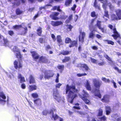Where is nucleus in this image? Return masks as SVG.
Masks as SVG:
<instances>
[{"mask_svg":"<svg viewBox=\"0 0 121 121\" xmlns=\"http://www.w3.org/2000/svg\"><path fill=\"white\" fill-rule=\"evenodd\" d=\"M104 56L108 60L110 61V63H113V61L111 60V58L108 56V55L105 54L104 55Z\"/></svg>","mask_w":121,"mask_h":121,"instance_id":"obj_35","label":"nucleus"},{"mask_svg":"<svg viewBox=\"0 0 121 121\" xmlns=\"http://www.w3.org/2000/svg\"><path fill=\"white\" fill-rule=\"evenodd\" d=\"M91 16L92 17H94L96 16L95 13L94 11L92 12L91 13Z\"/></svg>","mask_w":121,"mask_h":121,"instance_id":"obj_61","label":"nucleus"},{"mask_svg":"<svg viewBox=\"0 0 121 121\" xmlns=\"http://www.w3.org/2000/svg\"><path fill=\"white\" fill-rule=\"evenodd\" d=\"M89 83V82L88 81H87L85 85L86 87L87 90L91 91V88Z\"/></svg>","mask_w":121,"mask_h":121,"instance_id":"obj_29","label":"nucleus"},{"mask_svg":"<svg viewBox=\"0 0 121 121\" xmlns=\"http://www.w3.org/2000/svg\"><path fill=\"white\" fill-rule=\"evenodd\" d=\"M94 95L95 96H98L99 98H101V95L98 89H96L94 91Z\"/></svg>","mask_w":121,"mask_h":121,"instance_id":"obj_19","label":"nucleus"},{"mask_svg":"<svg viewBox=\"0 0 121 121\" xmlns=\"http://www.w3.org/2000/svg\"><path fill=\"white\" fill-rule=\"evenodd\" d=\"M108 44H111L112 45H113L114 44V43L112 41L109 40H106Z\"/></svg>","mask_w":121,"mask_h":121,"instance_id":"obj_55","label":"nucleus"},{"mask_svg":"<svg viewBox=\"0 0 121 121\" xmlns=\"http://www.w3.org/2000/svg\"><path fill=\"white\" fill-rule=\"evenodd\" d=\"M93 81L94 86L96 88H99L100 87V83L99 81L95 79H93Z\"/></svg>","mask_w":121,"mask_h":121,"instance_id":"obj_16","label":"nucleus"},{"mask_svg":"<svg viewBox=\"0 0 121 121\" xmlns=\"http://www.w3.org/2000/svg\"><path fill=\"white\" fill-rule=\"evenodd\" d=\"M66 90V94H67L68 92V100L72 104L74 99L76 96V92L77 90L75 89L74 86H69L68 85H67Z\"/></svg>","mask_w":121,"mask_h":121,"instance_id":"obj_1","label":"nucleus"},{"mask_svg":"<svg viewBox=\"0 0 121 121\" xmlns=\"http://www.w3.org/2000/svg\"><path fill=\"white\" fill-rule=\"evenodd\" d=\"M31 96L32 97L35 98H38L39 95L38 94L36 93H34L31 94Z\"/></svg>","mask_w":121,"mask_h":121,"instance_id":"obj_36","label":"nucleus"},{"mask_svg":"<svg viewBox=\"0 0 121 121\" xmlns=\"http://www.w3.org/2000/svg\"><path fill=\"white\" fill-rule=\"evenodd\" d=\"M87 74L86 73H78L77 74V76L79 77H80L82 76H86V75Z\"/></svg>","mask_w":121,"mask_h":121,"instance_id":"obj_53","label":"nucleus"},{"mask_svg":"<svg viewBox=\"0 0 121 121\" xmlns=\"http://www.w3.org/2000/svg\"><path fill=\"white\" fill-rule=\"evenodd\" d=\"M51 37L54 41H55L56 40V39L55 38V36L54 34H52L51 35Z\"/></svg>","mask_w":121,"mask_h":121,"instance_id":"obj_60","label":"nucleus"},{"mask_svg":"<svg viewBox=\"0 0 121 121\" xmlns=\"http://www.w3.org/2000/svg\"><path fill=\"white\" fill-rule=\"evenodd\" d=\"M31 53L34 59L36 61L37 59H39V56L35 51L31 52Z\"/></svg>","mask_w":121,"mask_h":121,"instance_id":"obj_9","label":"nucleus"},{"mask_svg":"<svg viewBox=\"0 0 121 121\" xmlns=\"http://www.w3.org/2000/svg\"><path fill=\"white\" fill-rule=\"evenodd\" d=\"M44 78H49L50 77H52L54 74L53 72L52 71H48L45 72Z\"/></svg>","mask_w":121,"mask_h":121,"instance_id":"obj_7","label":"nucleus"},{"mask_svg":"<svg viewBox=\"0 0 121 121\" xmlns=\"http://www.w3.org/2000/svg\"><path fill=\"white\" fill-rule=\"evenodd\" d=\"M81 67L84 68L86 71L88 70L89 69L87 65L85 64H82L81 65Z\"/></svg>","mask_w":121,"mask_h":121,"instance_id":"obj_31","label":"nucleus"},{"mask_svg":"<svg viewBox=\"0 0 121 121\" xmlns=\"http://www.w3.org/2000/svg\"><path fill=\"white\" fill-rule=\"evenodd\" d=\"M63 23L61 21H52L51 22V24L54 26H56L62 24Z\"/></svg>","mask_w":121,"mask_h":121,"instance_id":"obj_12","label":"nucleus"},{"mask_svg":"<svg viewBox=\"0 0 121 121\" xmlns=\"http://www.w3.org/2000/svg\"><path fill=\"white\" fill-rule=\"evenodd\" d=\"M75 106H74L73 108L75 109H80V107L79 106V104L78 103H77L75 104Z\"/></svg>","mask_w":121,"mask_h":121,"instance_id":"obj_38","label":"nucleus"},{"mask_svg":"<svg viewBox=\"0 0 121 121\" xmlns=\"http://www.w3.org/2000/svg\"><path fill=\"white\" fill-rule=\"evenodd\" d=\"M104 16H103V17L104 18H105V21H107V19L105 18L104 17L105 16L107 18H109V15L108 14V11L106 10H104Z\"/></svg>","mask_w":121,"mask_h":121,"instance_id":"obj_30","label":"nucleus"},{"mask_svg":"<svg viewBox=\"0 0 121 121\" xmlns=\"http://www.w3.org/2000/svg\"><path fill=\"white\" fill-rule=\"evenodd\" d=\"M16 49L15 51H13L14 53H16L15 55L18 58H20L21 57V55L20 50L18 48Z\"/></svg>","mask_w":121,"mask_h":121,"instance_id":"obj_17","label":"nucleus"},{"mask_svg":"<svg viewBox=\"0 0 121 121\" xmlns=\"http://www.w3.org/2000/svg\"><path fill=\"white\" fill-rule=\"evenodd\" d=\"M114 69H115L117 70L118 72L119 73H121V69L119 70L118 68L117 67H114Z\"/></svg>","mask_w":121,"mask_h":121,"instance_id":"obj_59","label":"nucleus"},{"mask_svg":"<svg viewBox=\"0 0 121 121\" xmlns=\"http://www.w3.org/2000/svg\"><path fill=\"white\" fill-rule=\"evenodd\" d=\"M58 68L59 69L63 70L64 68V66L63 65H59L58 66Z\"/></svg>","mask_w":121,"mask_h":121,"instance_id":"obj_52","label":"nucleus"},{"mask_svg":"<svg viewBox=\"0 0 121 121\" xmlns=\"http://www.w3.org/2000/svg\"><path fill=\"white\" fill-rule=\"evenodd\" d=\"M53 98L58 102H63V98H61L59 94L58 90L56 89L54 90L53 94Z\"/></svg>","mask_w":121,"mask_h":121,"instance_id":"obj_2","label":"nucleus"},{"mask_svg":"<svg viewBox=\"0 0 121 121\" xmlns=\"http://www.w3.org/2000/svg\"><path fill=\"white\" fill-rule=\"evenodd\" d=\"M107 2L108 1L107 0H104L103 1L101 2V3L103 4L102 5L103 8L104 9V10H106Z\"/></svg>","mask_w":121,"mask_h":121,"instance_id":"obj_24","label":"nucleus"},{"mask_svg":"<svg viewBox=\"0 0 121 121\" xmlns=\"http://www.w3.org/2000/svg\"><path fill=\"white\" fill-rule=\"evenodd\" d=\"M70 59V58L69 57H65V59L62 60L63 62H65L68 61Z\"/></svg>","mask_w":121,"mask_h":121,"instance_id":"obj_47","label":"nucleus"},{"mask_svg":"<svg viewBox=\"0 0 121 121\" xmlns=\"http://www.w3.org/2000/svg\"><path fill=\"white\" fill-rule=\"evenodd\" d=\"M113 118L112 119L114 121H121V117H120L118 114H114L112 116Z\"/></svg>","mask_w":121,"mask_h":121,"instance_id":"obj_10","label":"nucleus"},{"mask_svg":"<svg viewBox=\"0 0 121 121\" xmlns=\"http://www.w3.org/2000/svg\"><path fill=\"white\" fill-rule=\"evenodd\" d=\"M83 92L82 95H79V96L86 103L88 104L90 101L88 99L87 97L89 96V95L84 90L83 91Z\"/></svg>","mask_w":121,"mask_h":121,"instance_id":"obj_3","label":"nucleus"},{"mask_svg":"<svg viewBox=\"0 0 121 121\" xmlns=\"http://www.w3.org/2000/svg\"><path fill=\"white\" fill-rule=\"evenodd\" d=\"M94 19H92V20L91 21V23L89 26V29L90 30H91V27H92V24L94 22Z\"/></svg>","mask_w":121,"mask_h":121,"instance_id":"obj_57","label":"nucleus"},{"mask_svg":"<svg viewBox=\"0 0 121 121\" xmlns=\"http://www.w3.org/2000/svg\"><path fill=\"white\" fill-rule=\"evenodd\" d=\"M22 27V25H16L13 26V28L15 30L18 29Z\"/></svg>","mask_w":121,"mask_h":121,"instance_id":"obj_40","label":"nucleus"},{"mask_svg":"<svg viewBox=\"0 0 121 121\" xmlns=\"http://www.w3.org/2000/svg\"><path fill=\"white\" fill-rule=\"evenodd\" d=\"M57 42L60 43L62 42V40L61 39V37L60 36L58 35L57 37Z\"/></svg>","mask_w":121,"mask_h":121,"instance_id":"obj_33","label":"nucleus"},{"mask_svg":"<svg viewBox=\"0 0 121 121\" xmlns=\"http://www.w3.org/2000/svg\"><path fill=\"white\" fill-rule=\"evenodd\" d=\"M71 39L68 38H67L65 40V43H68L71 42Z\"/></svg>","mask_w":121,"mask_h":121,"instance_id":"obj_51","label":"nucleus"},{"mask_svg":"<svg viewBox=\"0 0 121 121\" xmlns=\"http://www.w3.org/2000/svg\"><path fill=\"white\" fill-rule=\"evenodd\" d=\"M106 117L104 116L101 117L99 118L98 121H106Z\"/></svg>","mask_w":121,"mask_h":121,"instance_id":"obj_39","label":"nucleus"},{"mask_svg":"<svg viewBox=\"0 0 121 121\" xmlns=\"http://www.w3.org/2000/svg\"><path fill=\"white\" fill-rule=\"evenodd\" d=\"M6 97L4 94L2 92H0V103L4 104L6 102L4 100Z\"/></svg>","mask_w":121,"mask_h":121,"instance_id":"obj_8","label":"nucleus"},{"mask_svg":"<svg viewBox=\"0 0 121 121\" xmlns=\"http://www.w3.org/2000/svg\"><path fill=\"white\" fill-rule=\"evenodd\" d=\"M92 49L94 50H97L98 49V48L95 46H94L91 47Z\"/></svg>","mask_w":121,"mask_h":121,"instance_id":"obj_64","label":"nucleus"},{"mask_svg":"<svg viewBox=\"0 0 121 121\" xmlns=\"http://www.w3.org/2000/svg\"><path fill=\"white\" fill-rule=\"evenodd\" d=\"M30 84L35 83V81L33 76L31 75L30 77Z\"/></svg>","mask_w":121,"mask_h":121,"instance_id":"obj_25","label":"nucleus"},{"mask_svg":"<svg viewBox=\"0 0 121 121\" xmlns=\"http://www.w3.org/2000/svg\"><path fill=\"white\" fill-rule=\"evenodd\" d=\"M18 78L20 79L21 83H22L25 81L24 77H22L21 74L18 73Z\"/></svg>","mask_w":121,"mask_h":121,"instance_id":"obj_23","label":"nucleus"},{"mask_svg":"<svg viewBox=\"0 0 121 121\" xmlns=\"http://www.w3.org/2000/svg\"><path fill=\"white\" fill-rule=\"evenodd\" d=\"M27 27H25L24 28H23V30L21 34L22 35H24L26 33L27 31Z\"/></svg>","mask_w":121,"mask_h":121,"instance_id":"obj_32","label":"nucleus"},{"mask_svg":"<svg viewBox=\"0 0 121 121\" xmlns=\"http://www.w3.org/2000/svg\"><path fill=\"white\" fill-rule=\"evenodd\" d=\"M72 1V0H67L65 3V5L67 6H69Z\"/></svg>","mask_w":121,"mask_h":121,"instance_id":"obj_43","label":"nucleus"},{"mask_svg":"<svg viewBox=\"0 0 121 121\" xmlns=\"http://www.w3.org/2000/svg\"><path fill=\"white\" fill-rule=\"evenodd\" d=\"M69 53V52L67 51H65L62 52V54L64 55H65L68 54Z\"/></svg>","mask_w":121,"mask_h":121,"instance_id":"obj_58","label":"nucleus"},{"mask_svg":"<svg viewBox=\"0 0 121 121\" xmlns=\"http://www.w3.org/2000/svg\"><path fill=\"white\" fill-rule=\"evenodd\" d=\"M108 5L109 6L110 9L112 11H113L114 9V6L112 5L110 3H108Z\"/></svg>","mask_w":121,"mask_h":121,"instance_id":"obj_45","label":"nucleus"},{"mask_svg":"<svg viewBox=\"0 0 121 121\" xmlns=\"http://www.w3.org/2000/svg\"><path fill=\"white\" fill-rule=\"evenodd\" d=\"M37 88V86L35 85H29V87L30 91L36 90Z\"/></svg>","mask_w":121,"mask_h":121,"instance_id":"obj_27","label":"nucleus"},{"mask_svg":"<svg viewBox=\"0 0 121 121\" xmlns=\"http://www.w3.org/2000/svg\"><path fill=\"white\" fill-rule=\"evenodd\" d=\"M110 96L108 95H104L103 98L102 99L103 102L108 103L109 102V99Z\"/></svg>","mask_w":121,"mask_h":121,"instance_id":"obj_15","label":"nucleus"},{"mask_svg":"<svg viewBox=\"0 0 121 121\" xmlns=\"http://www.w3.org/2000/svg\"><path fill=\"white\" fill-rule=\"evenodd\" d=\"M114 34L112 35V36L114 37V39H116L117 38L119 37L120 35L119 34L116 30L115 28H114L113 29Z\"/></svg>","mask_w":121,"mask_h":121,"instance_id":"obj_14","label":"nucleus"},{"mask_svg":"<svg viewBox=\"0 0 121 121\" xmlns=\"http://www.w3.org/2000/svg\"><path fill=\"white\" fill-rule=\"evenodd\" d=\"M51 5L50 4H47L45 5V6L43 7H41L39 8V9L40 10H41L43 9L45 10L46 8H47V7L48 6H51Z\"/></svg>","mask_w":121,"mask_h":121,"instance_id":"obj_50","label":"nucleus"},{"mask_svg":"<svg viewBox=\"0 0 121 121\" xmlns=\"http://www.w3.org/2000/svg\"><path fill=\"white\" fill-rule=\"evenodd\" d=\"M103 111L102 109H100L99 110V112L98 116H101L102 115Z\"/></svg>","mask_w":121,"mask_h":121,"instance_id":"obj_46","label":"nucleus"},{"mask_svg":"<svg viewBox=\"0 0 121 121\" xmlns=\"http://www.w3.org/2000/svg\"><path fill=\"white\" fill-rule=\"evenodd\" d=\"M97 3L95 1L94 4V6L95 8H97L99 9H100V8L99 6L98 5H97Z\"/></svg>","mask_w":121,"mask_h":121,"instance_id":"obj_56","label":"nucleus"},{"mask_svg":"<svg viewBox=\"0 0 121 121\" xmlns=\"http://www.w3.org/2000/svg\"><path fill=\"white\" fill-rule=\"evenodd\" d=\"M42 28L40 27H39L37 30V34L39 36L41 35L42 32Z\"/></svg>","mask_w":121,"mask_h":121,"instance_id":"obj_34","label":"nucleus"},{"mask_svg":"<svg viewBox=\"0 0 121 121\" xmlns=\"http://www.w3.org/2000/svg\"><path fill=\"white\" fill-rule=\"evenodd\" d=\"M59 14L58 12H53L52 13L50 16V17L54 20H57L59 18L57 16Z\"/></svg>","mask_w":121,"mask_h":121,"instance_id":"obj_11","label":"nucleus"},{"mask_svg":"<svg viewBox=\"0 0 121 121\" xmlns=\"http://www.w3.org/2000/svg\"><path fill=\"white\" fill-rule=\"evenodd\" d=\"M77 45V41H74L71 42V44L69 47L71 48L74 46H76Z\"/></svg>","mask_w":121,"mask_h":121,"instance_id":"obj_28","label":"nucleus"},{"mask_svg":"<svg viewBox=\"0 0 121 121\" xmlns=\"http://www.w3.org/2000/svg\"><path fill=\"white\" fill-rule=\"evenodd\" d=\"M16 13L17 15H20L22 14L23 13V11L20 10L19 9H17L16 11Z\"/></svg>","mask_w":121,"mask_h":121,"instance_id":"obj_37","label":"nucleus"},{"mask_svg":"<svg viewBox=\"0 0 121 121\" xmlns=\"http://www.w3.org/2000/svg\"><path fill=\"white\" fill-rule=\"evenodd\" d=\"M47 61V60L45 57L41 56L40 58L39 61L44 63H46Z\"/></svg>","mask_w":121,"mask_h":121,"instance_id":"obj_26","label":"nucleus"},{"mask_svg":"<svg viewBox=\"0 0 121 121\" xmlns=\"http://www.w3.org/2000/svg\"><path fill=\"white\" fill-rule=\"evenodd\" d=\"M96 30L94 28H93V30L91 31L89 35V38H91L92 39H93L95 36V34L94 32L93 31H96Z\"/></svg>","mask_w":121,"mask_h":121,"instance_id":"obj_18","label":"nucleus"},{"mask_svg":"<svg viewBox=\"0 0 121 121\" xmlns=\"http://www.w3.org/2000/svg\"><path fill=\"white\" fill-rule=\"evenodd\" d=\"M85 35V33L84 32H81L79 37V40L82 43L84 41V38Z\"/></svg>","mask_w":121,"mask_h":121,"instance_id":"obj_13","label":"nucleus"},{"mask_svg":"<svg viewBox=\"0 0 121 121\" xmlns=\"http://www.w3.org/2000/svg\"><path fill=\"white\" fill-rule=\"evenodd\" d=\"M8 33L11 36L12 35L14 34V33L13 31L11 30L9 31Z\"/></svg>","mask_w":121,"mask_h":121,"instance_id":"obj_62","label":"nucleus"},{"mask_svg":"<svg viewBox=\"0 0 121 121\" xmlns=\"http://www.w3.org/2000/svg\"><path fill=\"white\" fill-rule=\"evenodd\" d=\"M50 111V110L48 112L47 110H44L42 112L43 115L45 116H46L47 113H49V112Z\"/></svg>","mask_w":121,"mask_h":121,"instance_id":"obj_49","label":"nucleus"},{"mask_svg":"<svg viewBox=\"0 0 121 121\" xmlns=\"http://www.w3.org/2000/svg\"><path fill=\"white\" fill-rule=\"evenodd\" d=\"M39 42L41 43H43L44 42L43 39L42 38H39Z\"/></svg>","mask_w":121,"mask_h":121,"instance_id":"obj_63","label":"nucleus"},{"mask_svg":"<svg viewBox=\"0 0 121 121\" xmlns=\"http://www.w3.org/2000/svg\"><path fill=\"white\" fill-rule=\"evenodd\" d=\"M101 22L100 21L98 20L97 22L96 25L99 29H100L102 32L105 33L106 32V28L104 27H101Z\"/></svg>","mask_w":121,"mask_h":121,"instance_id":"obj_6","label":"nucleus"},{"mask_svg":"<svg viewBox=\"0 0 121 121\" xmlns=\"http://www.w3.org/2000/svg\"><path fill=\"white\" fill-rule=\"evenodd\" d=\"M91 61L94 63L96 64L98 63V61L97 60L93 58H92L91 57L90 58Z\"/></svg>","mask_w":121,"mask_h":121,"instance_id":"obj_48","label":"nucleus"},{"mask_svg":"<svg viewBox=\"0 0 121 121\" xmlns=\"http://www.w3.org/2000/svg\"><path fill=\"white\" fill-rule=\"evenodd\" d=\"M60 7L59 6H54L53 7V9L54 10H57L59 12H61V10L60 9Z\"/></svg>","mask_w":121,"mask_h":121,"instance_id":"obj_42","label":"nucleus"},{"mask_svg":"<svg viewBox=\"0 0 121 121\" xmlns=\"http://www.w3.org/2000/svg\"><path fill=\"white\" fill-rule=\"evenodd\" d=\"M108 44H111L112 45H113L114 44V43L112 41L109 40H106Z\"/></svg>","mask_w":121,"mask_h":121,"instance_id":"obj_54","label":"nucleus"},{"mask_svg":"<svg viewBox=\"0 0 121 121\" xmlns=\"http://www.w3.org/2000/svg\"><path fill=\"white\" fill-rule=\"evenodd\" d=\"M111 18L112 20H115L117 19L118 18L116 15L114 14H112L111 15Z\"/></svg>","mask_w":121,"mask_h":121,"instance_id":"obj_44","label":"nucleus"},{"mask_svg":"<svg viewBox=\"0 0 121 121\" xmlns=\"http://www.w3.org/2000/svg\"><path fill=\"white\" fill-rule=\"evenodd\" d=\"M105 108L106 114L107 115H109L111 111L110 108L108 106H106L105 107Z\"/></svg>","mask_w":121,"mask_h":121,"instance_id":"obj_22","label":"nucleus"},{"mask_svg":"<svg viewBox=\"0 0 121 121\" xmlns=\"http://www.w3.org/2000/svg\"><path fill=\"white\" fill-rule=\"evenodd\" d=\"M34 103L37 105H40L41 104V101L39 99H36L34 100Z\"/></svg>","mask_w":121,"mask_h":121,"instance_id":"obj_21","label":"nucleus"},{"mask_svg":"<svg viewBox=\"0 0 121 121\" xmlns=\"http://www.w3.org/2000/svg\"><path fill=\"white\" fill-rule=\"evenodd\" d=\"M14 68L16 69H21L23 66L22 62L19 60H15L14 62Z\"/></svg>","mask_w":121,"mask_h":121,"instance_id":"obj_4","label":"nucleus"},{"mask_svg":"<svg viewBox=\"0 0 121 121\" xmlns=\"http://www.w3.org/2000/svg\"><path fill=\"white\" fill-rule=\"evenodd\" d=\"M116 14L119 20L121 19V10L118 9L116 11Z\"/></svg>","mask_w":121,"mask_h":121,"instance_id":"obj_20","label":"nucleus"},{"mask_svg":"<svg viewBox=\"0 0 121 121\" xmlns=\"http://www.w3.org/2000/svg\"><path fill=\"white\" fill-rule=\"evenodd\" d=\"M56 109L55 108H53L50 109V111L49 112L50 114L52 116V118H53L54 120H56L57 119H59V118H60L56 114H54L53 111H56Z\"/></svg>","mask_w":121,"mask_h":121,"instance_id":"obj_5","label":"nucleus"},{"mask_svg":"<svg viewBox=\"0 0 121 121\" xmlns=\"http://www.w3.org/2000/svg\"><path fill=\"white\" fill-rule=\"evenodd\" d=\"M102 80L106 82L109 83L110 82V81L108 79H107L104 77H102Z\"/></svg>","mask_w":121,"mask_h":121,"instance_id":"obj_41","label":"nucleus"}]
</instances>
